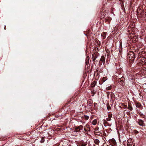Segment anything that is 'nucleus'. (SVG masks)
I'll return each instance as SVG.
<instances>
[{"label":"nucleus","instance_id":"obj_5","mask_svg":"<svg viewBox=\"0 0 146 146\" xmlns=\"http://www.w3.org/2000/svg\"><path fill=\"white\" fill-rule=\"evenodd\" d=\"M109 142L110 144H112V145L116 146L117 145L116 142L114 139H110L109 140Z\"/></svg>","mask_w":146,"mask_h":146},{"label":"nucleus","instance_id":"obj_34","mask_svg":"<svg viewBox=\"0 0 146 146\" xmlns=\"http://www.w3.org/2000/svg\"><path fill=\"white\" fill-rule=\"evenodd\" d=\"M70 102H68H68H67L66 103V104L64 105V107H68L69 105L68 104Z\"/></svg>","mask_w":146,"mask_h":146},{"label":"nucleus","instance_id":"obj_22","mask_svg":"<svg viewBox=\"0 0 146 146\" xmlns=\"http://www.w3.org/2000/svg\"><path fill=\"white\" fill-rule=\"evenodd\" d=\"M97 123V120L96 119H94L92 122V124L94 125H96Z\"/></svg>","mask_w":146,"mask_h":146},{"label":"nucleus","instance_id":"obj_18","mask_svg":"<svg viewBox=\"0 0 146 146\" xmlns=\"http://www.w3.org/2000/svg\"><path fill=\"white\" fill-rule=\"evenodd\" d=\"M121 2L120 4L121 5V6L122 8L124 7L123 5L124 0H119Z\"/></svg>","mask_w":146,"mask_h":146},{"label":"nucleus","instance_id":"obj_21","mask_svg":"<svg viewBox=\"0 0 146 146\" xmlns=\"http://www.w3.org/2000/svg\"><path fill=\"white\" fill-rule=\"evenodd\" d=\"M133 143L132 142V140L131 139H129L127 141V145H129V144H130V143Z\"/></svg>","mask_w":146,"mask_h":146},{"label":"nucleus","instance_id":"obj_43","mask_svg":"<svg viewBox=\"0 0 146 146\" xmlns=\"http://www.w3.org/2000/svg\"><path fill=\"white\" fill-rule=\"evenodd\" d=\"M92 93L93 94V95H92V96H93L95 94V93L94 92H92Z\"/></svg>","mask_w":146,"mask_h":146},{"label":"nucleus","instance_id":"obj_33","mask_svg":"<svg viewBox=\"0 0 146 146\" xmlns=\"http://www.w3.org/2000/svg\"><path fill=\"white\" fill-rule=\"evenodd\" d=\"M103 62V61H101L100 60L99 62V66H101V65L102 64Z\"/></svg>","mask_w":146,"mask_h":146},{"label":"nucleus","instance_id":"obj_13","mask_svg":"<svg viewBox=\"0 0 146 146\" xmlns=\"http://www.w3.org/2000/svg\"><path fill=\"white\" fill-rule=\"evenodd\" d=\"M106 80V78L104 77L101 80V81H100L99 84H102V83L105 82V81Z\"/></svg>","mask_w":146,"mask_h":146},{"label":"nucleus","instance_id":"obj_49","mask_svg":"<svg viewBox=\"0 0 146 146\" xmlns=\"http://www.w3.org/2000/svg\"><path fill=\"white\" fill-rule=\"evenodd\" d=\"M142 115V114H140V115Z\"/></svg>","mask_w":146,"mask_h":146},{"label":"nucleus","instance_id":"obj_37","mask_svg":"<svg viewBox=\"0 0 146 146\" xmlns=\"http://www.w3.org/2000/svg\"><path fill=\"white\" fill-rule=\"evenodd\" d=\"M134 132L135 134H138L139 133V132L136 130H134Z\"/></svg>","mask_w":146,"mask_h":146},{"label":"nucleus","instance_id":"obj_45","mask_svg":"<svg viewBox=\"0 0 146 146\" xmlns=\"http://www.w3.org/2000/svg\"><path fill=\"white\" fill-rule=\"evenodd\" d=\"M144 17H146V14L144 13Z\"/></svg>","mask_w":146,"mask_h":146},{"label":"nucleus","instance_id":"obj_26","mask_svg":"<svg viewBox=\"0 0 146 146\" xmlns=\"http://www.w3.org/2000/svg\"><path fill=\"white\" fill-rule=\"evenodd\" d=\"M41 140L40 141V142L41 143H43L44 141V138L45 137H41Z\"/></svg>","mask_w":146,"mask_h":146},{"label":"nucleus","instance_id":"obj_30","mask_svg":"<svg viewBox=\"0 0 146 146\" xmlns=\"http://www.w3.org/2000/svg\"><path fill=\"white\" fill-rule=\"evenodd\" d=\"M108 19H105V20H106L105 21H107V22H108V23H109L110 21H108V20H109V21H110L111 20V18L110 17H108Z\"/></svg>","mask_w":146,"mask_h":146},{"label":"nucleus","instance_id":"obj_16","mask_svg":"<svg viewBox=\"0 0 146 146\" xmlns=\"http://www.w3.org/2000/svg\"><path fill=\"white\" fill-rule=\"evenodd\" d=\"M96 81H94L92 82L91 84V87H94L95 86L96 84Z\"/></svg>","mask_w":146,"mask_h":146},{"label":"nucleus","instance_id":"obj_31","mask_svg":"<svg viewBox=\"0 0 146 146\" xmlns=\"http://www.w3.org/2000/svg\"><path fill=\"white\" fill-rule=\"evenodd\" d=\"M110 96H111V98H115V95L113 93H112L111 94Z\"/></svg>","mask_w":146,"mask_h":146},{"label":"nucleus","instance_id":"obj_11","mask_svg":"<svg viewBox=\"0 0 146 146\" xmlns=\"http://www.w3.org/2000/svg\"><path fill=\"white\" fill-rule=\"evenodd\" d=\"M103 132L94 131V133L96 135L98 136L102 135L103 134Z\"/></svg>","mask_w":146,"mask_h":146},{"label":"nucleus","instance_id":"obj_47","mask_svg":"<svg viewBox=\"0 0 146 146\" xmlns=\"http://www.w3.org/2000/svg\"><path fill=\"white\" fill-rule=\"evenodd\" d=\"M110 108V106L109 107H108V110H109V109Z\"/></svg>","mask_w":146,"mask_h":146},{"label":"nucleus","instance_id":"obj_8","mask_svg":"<svg viewBox=\"0 0 146 146\" xmlns=\"http://www.w3.org/2000/svg\"><path fill=\"white\" fill-rule=\"evenodd\" d=\"M135 104L136 106L137 107L139 108L140 109H142L143 108V106L140 103L138 102H135Z\"/></svg>","mask_w":146,"mask_h":146},{"label":"nucleus","instance_id":"obj_23","mask_svg":"<svg viewBox=\"0 0 146 146\" xmlns=\"http://www.w3.org/2000/svg\"><path fill=\"white\" fill-rule=\"evenodd\" d=\"M94 142L96 144L98 145L100 143V141L98 139H96L94 140Z\"/></svg>","mask_w":146,"mask_h":146},{"label":"nucleus","instance_id":"obj_36","mask_svg":"<svg viewBox=\"0 0 146 146\" xmlns=\"http://www.w3.org/2000/svg\"><path fill=\"white\" fill-rule=\"evenodd\" d=\"M128 146H134V145H133V143H130V144H129V145H128Z\"/></svg>","mask_w":146,"mask_h":146},{"label":"nucleus","instance_id":"obj_4","mask_svg":"<svg viewBox=\"0 0 146 146\" xmlns=\"http://www.w3.org/2000/svg\"><path fill=\"white\" fill-rule=\"evenodd\" d=\"M104 129L103 128V127L102 125L100 126V128L99 127H96L94 129V130L95 131L100 132H103Z\"/></svg>","mask_w":146,"mask_h":146},{"label":"nucleus","instance_id":"obj_44","mask_svg":"<svg viewBox=\"0 0 146 146\" xmlns=\"http://www.w3.org/2000/svg\"><path fill=\"white\" fill-rule=\"evenodd\" d=\"M89 106H90V109H92V106L91 105H90Z\"/></svg>","mask_w":146,"mask_h":146},{"label":"nucleus","instance_id":"obj_24","mask_svg":"<svg viewBox=\"0 0 146 146\" xmlns=\"http://www.w3.org/2000/svg\"><path fill=\"white\" fill-rule=\"evenodd\" d=\"M80 144L81 146H86V144L84 143L83 141H81Z\"/></svg>","mask_w":146,"mask_h":146},{"label":"nucleus","instance_id":"obj_7","mask_svg":"<svg viewBox=\"0 0 146 146\" xmlns=\"http://www.w3.org/2000/svg\"><path fill=\"white\" fill-rule=\"evenodd\" d=\"M138 123L139 125L142 126H145V124L144 123V121L140 119H138Z\"/></svg>","mask_w":146,"mask_h":146},{"label":"nucleus","instance_id":"obj_15","mask_svg":"<svg viewBox=\"0 0 146 146\" xmlns=\"http://www.w3.org/2000/svg\"><path fill=\"white\" fill-rule=\"evenodd\" d=\"M105 59V57L103 55L101 57V58L100 60L101 61H103L104 63Z\"/></svg>","mask_w":146,"mask_h":146},{"label":"nucleus","instance_id":"obj_20","mask_svg":"<svg viewBox=\"0 0 146 146\" xmlns=\"http://www.w3.org/2000/svg\"><path fill=\"white\" fill-rule=\"evenodd\" d=\"M97 57V56L95 55V56H94V55H92V61L93 62H95V60L96 59V58Z\"/></svg>","mask_w":146,"mask_h":146},{"label":"nucleus","instance_id":"obj_42","mask_svg":"<svg viewBox=\"0 0 146 146\" xmlns=\"http://www.w3.org/2000/svg\"><path fill=\"white\" fill-rule=\"evenodd\" d=\"M108 123V122H106V121H105L104 122V125L105 126H106L105 124L107 123Z\"/></svg>","mask_w":146,"mask_h":146},{"label":"nucleus","instance_id":"obj_48","mask_svg":"<svg viewBox=\"0 0 146 146\" xmlns=\"http://www.w3.org/2000/svg\"><path fill=\"white\" fill-rule=\"evenodd\" d=\"M135 49H134V50H135ZM136 49H137V50H138L137 49H136ZM138 52H139V53L138 54H139V51H138Z\"/></svg>","mask_w":146,"mask_h":146},{"label":"nucleus","instance_id":"obj_25","mask_svg":"<svg viewBox=\"0 0 146 146\" xmlns=\"http://www.w3.org/2000/svg\"><path fill=\"white\" fill-rule=\"evenodd\" d=\"M92 103V101L90 100L89 101V100H88L87 104V105L88 106L89 105V106L90 105H90Z\"/></svg>","mask_w":146,"mask_h":146},{"label":"nucleus","instance_id":"obj_32","mask_svg":"<svg viewBox=\"0 0 146 146\" xmlns=\"http://www.w3.org/2000/svg\"><path fill=\"white\" fill-rule=\"evenodd\" d=\"M84 118L86 120H88V119L89 118V117L88 116L86 115H84Z\"/></svg>","mask_w":146,"mask_h":146},{"label":"nucleus","instance_id":"obj_28","mask_svg":"<svg viewBox=\"0 0 146 146\" xmlns=\"http://www.w3.org/2000/svg\"><path fill=\"white\" fill-rule=\"evenodd\" d=\"M74 98L72 97L70 99V100L68 101V102H70L71 101H72V103L74 101Z\"/></svg>","mask_w":146,"mask_h":146},{"label":"nucleus","instance_id":"obj_29","mask_svg":"<svg viewBox=\"0 0 146 146\" xmlns=\"http://www.w3.org/2000/svg\"><path fill=\"white\" fill-rule=\"evenodd\" d=\"M111 88V86H108L106 88V89L108 90H110Z\"/></svg>","mask_w":146,"mask_h":146},{"label":"nucleus","instance_id":"obj_14","mask_svg":"<svg viewBox=\"0 0 146 146\" xmlns=\"http://www.w3.org/2000/svg\"><path fill=\"white\" fill-rule=\"evenodd\" d=\"M84 130L85 131H90V128L88 125H86L84 127Z\"/></svg>","mask_w":146,"mask_h":146},{"label":"nucleus","instance_id":"obj_46","mask_svg":"<svg viewBox=\"0 0 146 146\" xmlns=\"http://www.w3.org/2000/svg\"><path fill=\"white\" fill-rule=\"evenodd\" d=\"M6 26H5V27H4V29L5 30H6Z\"/></svg>","mask_w":146,"mask_h":146},{"label":"nucleus","instance_id":"obj_12","mask_svg":"<svg viewBox=\"0 0 146 146\" xmlns=\"http://www.w3.org/2000/svg\"><path fill=\"white\" fill-rule=\"evenodd\" d=\"M89 56L87 57L86 58L85 63L87 65H88L89 64Z\"/></svg>","mask_w":146,"mask_h":146},{"label":"nucleus","instance_id":"obj_19","mask_svg":"<svg viewBox=\"0 0 146 146\" xmlns=\"http://www.w3.org/2000/svg\"><path fill=\"white\" fill-rule=\"evenodd\" d=\"M107 1L106 0L105 1H104L103 3V7L102 8V9H104L105 7V5L106 4Z\"/></svg>","mask_w":146,"mask_h":146},{"label":"nucleus","instance_id":"obj_2","mask_svg":"<svg viewBox=\"0 0 146 146\" xmlns=\"http://www.w3.org/2000/svg\"><path fill=\"white\" fill-rule=\"evenodd\" d=\"M136 60H138L139 62L142 64H144L146 63V58L144 57H140L139 53Z\"/></svg>","mask_w":146,"mask_h":146},{"label":"nucleus","instance_id":"obj_6","mask_svg":"<svg viewBox=\"0 0 146 146\" xmlns=\"http://www.w3.org/2000/svg\"><path fill=\"white\" fill-rule=\"evenodd\" d=\"M83 127L82 125H80L77 127H76L75 128V131L76 132H79L80 130L82 129Z\"/></svg>","mask_w":146,"mask_h":146},{"label":"nucleus","instance_id":"obj_40","mask_svg":"<svg viewBox=\"0 0 146 146\" xmlns=\"http://www.w3.org/2000/svg\"><path fill=\"white\" fill-rule=\"evenodd\" d=\"M96 71H97V75L98 76V75L99 74V72H98V69L96 70Z\"/></svg>","mask_w":146,"mask_h":146},{"label":"nucleus","instance_id":"obj_50","mask_svg":"<svg viewBox=\"0 0 146 146\" xmlns=\"http://www.w3.org/2000/svg\"><path fill=\"white\" fill-rule=\"evenodd\" d=\"M86 106H85V108H86Z\"/></svg>","mask_w":146,"mask_h":146},{"label":"nucleus","instance_id":"obj_41","mask_svg":"<svg viewBox=\"0 0 146 146\" xmlns=\"http://www.w3.org/2000/svg\"><path fill=\"white\" fill-rule=\"evenodd\" d=\"M97 104L96 103H94V107L96 106L97 105Z\"/></svg>","mask_w":146,"mask_h":146},{"label":"nucleus","instance_id":"obj_38","mask_svg":"<svg viewBox=\"0 0 146 146\" xmlns=\"http://www.w3.org/2000/svg\"><path fill=\"white\" fill-rule=\"evenodd\" d=\"M111 118H109V117H108L106 118V120L107 121H110L111 120Z\"/></svg>","mask_w":146,"mask_h":146},{"label":"nucleus","instance_id":"obj_10","mask_svg":"<svg viewBox=\"0 0 146 146\" xmlns=\"http://www.w3.org/2000/svg\"><path fill=\"white\" fill-rule=\"evenodd\" d=\"M137 14L138 15H139V16H140V17H144V12L143 11H142L141 13L138 12Z\"/></svg>","mask_w":146,"mask_h":146},{"label":"nucleus","instance_id":"obj_17","mask_svg":"<svg viewBox=\"0 0 146 146\" xmlns=\"http://www.w3.org/2000/svg\"><path fill=\"white\" fill-rule=\"evenodd\" d=\"M106 33H103L101 34V36H102L103 38V39H105L106 38Z\"/></svg>","mask_w":146,"mask_h":146},{"label":"nucleus","instance_id":"obj_1","mask_svg":"<svg viewBox=\"0 0 146 146\" xmlns=\"http://www.w3.org/2000/svg\"><path fill=\"white\" fill-rule=\"evenodd\" d=\"M134 51H130L128 53L127 57L130 60L132 61V62L134 61L135 58L136 57H138L139 54H138V50L136 49L134 50Z\"/></svg>","mask_w":146,"mask_h":146},{"label":"nucleus","instance_id":"obj_3","mask_svg":"<svg viewBox=\"0 0 146 146\" xmlns=\"http://www.w3.org/2000/svg\"><path fill=\"white\" fill-rule=\"evenodd\" d=\"M125 78L123 77L119 78L118 80V82L121 85L123 86L124 85L125 83Z\"/></svg>","mask_w":146,"mask_h":146},{"label":"nucleus","instance_id":"obj_39","mask_svg":"<svg viewBox=\"0 0 146 146\" xmlns=\"http://www.w3.org/2000/svg\"><path fill=\"white\" fill-rule=\"evenodd\" d=\"M112 117V115L111 114H109L108 115V117L110 118H111Z\"/></svg>","mask_w":146,"mask_h":146},{"label":"nucleus","instance_id":"obj_35","mask_svg":"<svg viewBox=\"0 0 146 146\" xmlns=\"http://www.w3.org/2000/svg\"><path fill=\"white\" fill-rule=\"evenodd\" d=\"M110 92H107V96L108 97V98L109 97V96H110Z\"/></svg>","mask_w":146,"mask_h":146},{"label":"nucleus","instance_id":"obj_9","mask_svg":"<svg viewBox=\"0 0 146 146\" xmlns=\"http://www.w3.org/2000/svg\"><path fill=\"white\" fill-rule=\"evenodd\" d=\"M106 12L105 11V10H104V9H102V11L101 12V15H102L101 16V18H104L105 17V15H106Z\"/></svg>","mask_w":146,"mask_h":146},{"label":"nucleus","instance_id":"obj_27","mask_svg":"<svg viewBox=\"0 0 146 146\" xmlns=\"http://www.w3.org/2000/svg\"><path fill=\"white\" fill-rule=\"evenodd\" d=\"M128 109L130 111H132L133 109V108L132 107V106L130 104H129L128 105Z\"/></svg>","mask_w":146,"mask_h":146}]
</instances>
